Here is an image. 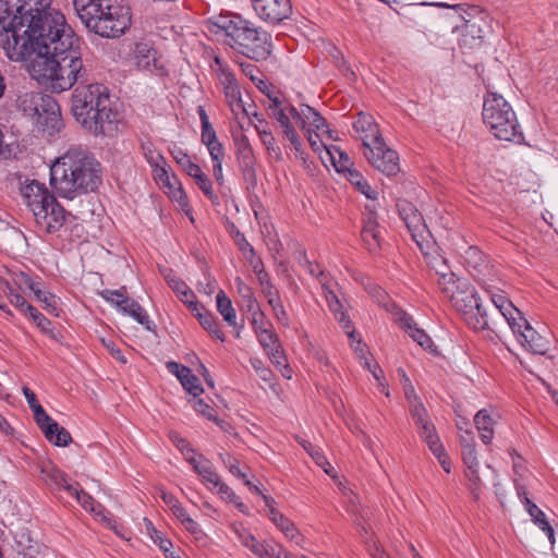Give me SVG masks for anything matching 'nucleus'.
Instances as JSON below:
<instances>
[{
  "label": "nucleus",
  "mask_w": 558,
  "mask_h": 558,
  "mask_svg": "<svg viewBox=\"0 0 558 558\" xmlns=\"http://www.w3.org/2000/svg\"><path fill=\"white\" fill-rule=\"evenodd\" d=\"M26 69L34 80L54 93L68 90L87 77L80 38L72 47H62L52 53H39L37 59L26 64Z\"/></svg>",
  "instance_id": "obj_4"
},
{
  "label": "nucleus",
  "mask_w": 558,
  "mask_h": 558,
  "mask_svg": "<svg viewBox=\"0 0 558 558\" xmlns=\"http://www.w3.org/2000/svg\"><path fill=\"white\" fill-rule=\"evenodd\" d=\"M284 551L282 547L272 542H265L263 554L259 558H283Z\"/></svg>",
  "instance_id": "obj_64"
},
{
  "label": "nucleus",
  "mask_w": 558,
  "mask_h": 558,
  "mask_svg": "<svg viewBox=\"0 0 558 558\" xmlns=\"http://www.w3.org/2000/svg\"><path fill=\"white\" fill-rule=\"evenodd\" d=\"M128 315L133 317L138 324L143 325L145 329L149 331L154 329V324L150 322L147 312L140 305L138 302L133 304Z\"/></svg>",
  "instance_id": "obj_46"
},
{
  "label": "nucleus",
  "mask_w": 558,
  "mask_h": 558,
  "mask_svg": "<svg viewBox=\"0 0 558 558\" xmlns=\"http://www.w3.org/2000/svg\"><path fill=\"white\" fill-rule=\"evenodd\" d=\"M429 265L435 270L438 277L442 276V274L452 272L451 267L449 265V259L440 254L432 256Z\"/></svg>",
  "instance_id": "obj_55"
},
{
  "label": "nucleus",
  "mask_w": 558,
  "mask_h": 558,
  "mask_svg": "<svg viewBox=\"0 0 558 558\" xmlns=\"http://www.w3.org/2000/svg\"><path fill=\"white\" fill-rule=\"evenodd\" d=\"M86 29L102 38H119L131 26V9L125 0H72Z\"/></svg>",
  "instance_id": "obj_5"
},
{
  "label": "nucleus",
  "mask_w": 558,
  "mask_h": 558,
  "mask_svg": "<svg viewBox=\"0 0 558 558\" xmlns=\"http://www.w3.org/2000/svg\"><path fill=\"white\" fill-rule=\"evenodd\" d=\"M243 178L251 184H256L255 157L253 149L236 155Z\"/></svg>",
  "instance_id": "obj_31"
},
{
  "label": "nucleus",
  "mask_w": 558,
  "mask_h": 558,
  "mask_svg": "<svg viewBox=\"0 0 558 558\" xmlns=\"http://www.w3.org/2000/svg\"><path fill=\"white\" fill-rule=\"evenodd\" d=\"M187 462L193 470L202 477L207 485L217 487L220 484L219 475L214 471L211 463L204 456L197 458H187Z\"/></svg>",
  "instance_id": "obj_27"
},
{
  "label": "nucleus",
  "mask_w": 558,
  "mask_h": 558,
  "mask_svg": "<svg viewBox=\"0 0 558 558\" xmlns=\"http://www.w3.org/2000/svg\"><path fill=\"white\" fill-rule=\"evenodd\" d=\"M71 111L76 122L94 136L113 137L120 132L123 117L108 87L100 83L78 85L71 97Z\"/></svg>",
  "instance_id": "obj_2"
},
{
  "label": "nucleus",
  "mask_w": 558,
  "mask_h": 558,
  "mask_svg": "<svg viewBox=\"0 0 558 558\" xmlns=\"http://www.w3.org/2000/svg\"><path fill=\"white\" fill-rule=\"evenodd\" d=\"M239 541L258 558L263 554L265 543L258 542L251 533L242 531L238 533Z\"/></svg>",
  "instance_id": "obj_45"
},
{
  "label": "nucleus",
  "mask_w": 558,
  "mask_h": 558,
  "mask_svg": "<svg viewBox=\"0 0 558 558\" xmlns=\"http://www.w3.org/2000/svg\"><path fill=\"white\" fill-rule=\"evenodd\" d=\"M488 29V15L485 11L476 5L456 4L457 41L463 52L481 48Z\"/></svg>",
  "instance_id": "obj_8"
},
{
  "label": "nucleus",
  "mask_w": 558,
  "mask_h": 558,
  "mask_svg": "<svg viewBox=\"0 0 558 558\" xmlns=\"http://www.w3.org/2000/svg\"><path fill=\"white\" fill-rule=\"evenodd\" d=\"M25 283H27L28 288L34 292L37 300L45 305V310L58 316V307L54 296L41 291L28 277H26Z\"/></svg>",
  "instance_id": "obj_36"
},
{
  "label": "nucleus",
  "mask_w": 558,
  "mask_h": 558,
  "mask_svg": "<svg viewBox=\"0 0 558 558\" xmlns=\"http://www.w3.org/2000/svg\"><path fill=\"white\" fill-rule=\"evenodd\" d=\"M135 65L140 70L148 71L157 75L166 73L163 66L159 62L157 51L147 43H137L133 51Z\"/></svg>",
  "instance_id": "obj_22"
},
{
  "label": "nucleus",
  "mask_w": 558,
  "mask_h": 558,
  "mask_svg": "<svg viewBox=\"0 0 558 558\" xmlns=\"http://www.w3.org/2000/svg\"><path fill=\"white\" fill-rule=\"evenodd\" d=\"M78 36L66 23L65 16L50 9L36 17L32 16L25 27L0 35V46L7 57L26 64L39 53H52L62 47H72Z\"/></svg>",
  "instance_id": "obj_1"
},
{
  "label": "nucleus",
  "mask_w": 558,
  "mask_h": 558,
  "mask_svg": "<svg viewBox=\"0 0 558 558\" xmlns=\"http://www.w3.org/2000/svg\"><path fill=\"white\" fill-rule=\"evenodd\" d=\"M269 305H270L277 320L286 327L289 326V317H288V314L282 305L280 298L271 296L269 299Z\"/></svg>",
  "instance_id": "obj_52"
},
{
  "label": "nucleus",
  "mask_w": 558,
  "mask_h": 558,
  "mask_svg": "<svg viewBox=\"0 0 558 558\" xmlns=\"http://www.w3.org/2000/svg\"><path fill=\"white\" fill-rule=\"evenodd\" d=\"M50 9V0H0V35L25 27L32 16Z\"/></svg>",
  "instance_id": "obj_10"
},
{
  "label": "nucleus",
  "mask_w": 558,
  "mask_h": 558,
  "mask_svg": "<svg viewBox=\"0 0 558 558\" xmlns=\"http://www.w3.org/2000/svg\"><path fill=\"white\" fill-rule=\"evenodd\" d=\"M464 248V253L461 254L460 258V263L463 265V267L466 269V271L472 275V276H475V271H480L478 268L483 265L484 263V255L482 254V252L478 250V247L476 246H465L463 247Z\"/></svg>",
  "instance_id": "obj_30"
},
{
  "label": "nucleus",
  "mask_w": 558,
  "mask_h": 558,
  "mask_svg": "<svg viewBox=\"0 0 558 558\" xmlns=\"http://www.w3.org/2000/svg\"><path fill=\"white\" fill-rule=\"evenodd\" d=\"M363 154L373 167L388 177L396 175L400 171L397 151L387 147L384 140L375 142V145L365 149Z\"/></svg>",
  "instance_id": "obj_14"
},
{
  "label": "nucleus",
  "mask_w": 558,
  "mask_h": 558,
  "mask_svg": "<svg viewBox=\"0 0 558 558\" xmlns=\"http://www.w3.org/2000/svg\"><path fill=\"white\" fill-rule=\"evenodd\" d=\"M274 523L289 539L294 541L299 536V532L294 524L283 514L279 517Z\"/></svg>",
  "instance_id": "obj_53"
},
{
  "label": "nucleus",
  "mask_w": 558,
  "mask_h": 558,
  "mask_svg": "<svg viewBox=\"0 0 558 558\" xmlns=\"http://www.w3.org/2000/svg\"><path fill=\"white\" fill-rule=\"evenodd\" d=\"M410 413L414 423L418 429L421 438L426 441L429 450L438 459L445 472L450 473L451 464L447 457L442 444L439 441L438 436L435 434V426L429 420L428 413L423 405L414 404L410 408Z\"/></svg>",
  "instance_id": "obj_11"
},
{
  "label": "nucleus",
  "mask_w": 558,
  "mask_h": 558,
  "mask_svg": "<svg viewBox=\"0 0 558 558\" xmlns=\"http://www.w3.org/2000/svg\"><path fill=\"white\" fill-rule=\"evenodd\" d=\"M29 315L34 323L43 330L47 331L50 329L51 323L48 318H46L37 308L33 305L27 306V311L25 313Z\"/></svg>",
  "instance_id": "obj_60"
},
{
  "label": "nucleus",
  "mask_w": 558,
  "mask_h": 558,
  "mask_svg": "<svg viewBox=\"0 0 558 558\" xmlns=\"http://www.w3.org/2000/svg\"><path fill=\"white\" fill-rule=\"evenodd\" d=\"M398 210L401 219L405 223L413 241L416 243L423 254L427 255L428 250L433 246V235L425 223L420 210L408 201L398 203Z\"/></svg>",
  "instance_id": "obj_12"
},
{
  "label": "nucleus",
  "mask_w": 558,
  "mask_h": 558,
  "mask_svg": "<svg viewBox=\"0 0 558 558\" xmlns=\"http://www.w3.org/2000/svg\"><path fill=\"white\" fill-rule=\"evenodd\" d=\"M142 151L150 167H157L158 163L163 162V156L157 151L150 142L142 144Z\"/></svg>",
  "instance_id": "obj_51"
},
{
  "label": "nucleus",
  "mask_w": 558,
  "mask_h": 558,
  "mask_svg": "<svg viewBox=\"0 0 558 558\" xmlns=\"http://www.w3.org/2000/svg\"><path fill=\"white\" fill-rule=\"evenodd\" d=\"M256 336L264 350L279 343L278 336L274 332L272 327L258 331Z\"/></svg>",
  "instance_id": "obj_56"
},
{
  "label": "nucleus",
  "mask_w": 558,
  "mask_h": 558,
  "mask_svg": "<svg viewBox=\"0 0 558 558\" xmlns=\"http://www.w3.org/2000/svg\"><path fill=\"white\" fill-rule=\"evenodd\" d=\"M171 155L175 162L187 175H190L192 172H196L198 165L194 163L183 149L175 147L171 150Z\"/></svg>",
  "instance_id": "obj_43"
},
{
  "label": "nucleus",
  "mask_w": 558,
  "mask_h": 558,
  "mask_svg": "<svg viewBox=\"0 0 558 558\" xmlns=\"http://www.w3.org/2000/svg\"><path fill=\"white\" fill-rule=\"evenodd\" d=\"M490 300L494 307L489 314H493L494 322L504 319L509 327L518 325V318L522 316V313L506 295L496 293L492 295Z\"/></svg>",
  "instance_id": "obj_24"
},
{
  "label": "nucleus",
  "mask_w": 558,
  "mask_h": 558,
  "mask_svg": "<svg viewBox=\"0 0 558 558\" xmlns=\"http://www.w3.org/2000/svg\"><path fill=\"white\" fill-rule=\"evenodd\" d=\"M283 137L289 141L290 148L294 151L295 157L301 159L302 161H305V151L303 149L302 142L296 130L293 129L292 131H289L283 135Z\"/></svg>",
  "instance_id": "obj_49"
},
{
  "label": "nucleus",
  "mask_w": 558,
  "mask_h": 558,
  "mask_svg": "<svg viewBox=\"0 0 558 558\" xmlns=\"http://www.w3.org/2000/svg\"><path fill=\"white\" fill-rule=\"evenodd\" d=\"M272 118L277 120L279 123L280 129L282 130V134L284 135L289 131H292L294 129L293 124L290 121V117L288 116L286 108L283 109H276L271 113Z\"/></svg>",
  "instance_id": "obj_61"
},
{
  "label": "nucleus",
  "mask_w": 558,
  "mask_h": 558,
  "mask_svg": "<svg viewBox=\"0 0 558 558\" xmlns=\"http://www.w3.org/2000/svg\"><path fill=\"white\" fill-rule=\"evenodd\" d=\"M225 92V96H226V99H227V102L231 109V111L234 113V114H239V113H245L247 114L245 108H244V105H243V101H242V97H241V92H240V87L236 86V87H228L227 90H223Z\"/></svg>",
  "instance_id": "obj_41"
},
{
  "label": "nucleus",
  "mask_w": 558,
  "mask_h": 558,
  "mask_svg": "<svg viewBox=\"0 0 558 558\" xmlns=\"http://www.w3.org/2000/svg\"><path fill=\"white\" fill-rule=\"evenodd\" d=\"M196 316L198 318L199 324L213 336H215L217 339L223 341L225 336L223 332L219 329L215 317L208 313L205 307L202 305L198 307V311H195Z\"/></svg>",
  "instance_id": "obj_34"
},
{
  "label": "nucleus",
  "mask_w": 558,
  "mask_h": 558,
  "mask_svg": "<svg viewBox=\"0 0 558 558\" xmlns=\"http://www.w3.org/2000/svg\"><path fill=\"white\" fill-rule=\"evenodd\" d=\"M322 287L325 290V298L329 310L331 311L336 319L340 318L341 314H345L343 312L342 303L340 302L339 298L330 289L326 281H322Z\"/></svg>",
  "instance_id": "obj_42"
},
{
  "label": "nucleus",
  "mask_w": 558,
  "mask_h": 558,
  "mask_svg": "<svg viewBox=\"0 0 558 558\" xmlns=\"http://www.w3.org/2000/svg\"><path fill=\"white\" fill-rule=\"evenodd\" d=\"M462 460L465 465V476L469 480V487L475 498L482 487L481 478L477 474V458L473 445L466 444L462 449Z\"/></svg>",
  "instance_id": "obj_25"
},
{
  "label": "nucleus",
  "mask_w": 558,
  "mask_h": 558,
  "mask_svg": "<svg viewBox=\"0 0 558 558\" xmlns=\"http://www.w3.org/2000/svg\"><path fill=\"white\" fill-rule=\"evenodd\" d=\"M215 62L217 65H219L218 77L223 86V90H227L228 87L231 88L239 86L234 75L227 68L222 66L220 58L216 57Z\"/></svg>",
  "instance_id": "obj_50"
},
{
  "label": "nucleus",
  "mask_w": 558,
  "mask_h": 558,
  "mask_svg": "<svg viewBox=\"0 0 558 558\" xmlns=\"http://www.w3.org/2000/svg\"><path fill=\"white\" fill-rule=\"evenodd\" d=\"M482 118L489 132L500 141H515L522 137L517 114L512 106L500 94L486 93Z\"/></svg>",
  "instance_id": "obj_7"
},
{
  "label": "nucleus",
  "mask_w": 558,
  "mask_h": 558,
  "mask_svg": "<svg viewBox=\"0 0 558 558\" xmlns=\"http://www.w3.org/2000/svg\"><path fill=\"white\" fill-rule=\"evenodd\" d=\"M354 131L360 134L364 150L384 140L379 128L371 114L360 112L353 122Z\"/></svg>",
  "instance_id": "obj_23"
},
{
  "label": "nucleus",
  "mask_w": 558,
  "mask_h": 558,
  "mask_svg": "<svg viewBox=\"0 0 558 558\" xmlns=\"http://www.w3.org/2000/svg\"><path fill=\"white\" fill-rule=\"evenodd\" d=\"M302 113L304 120V130L306 126H313L317 131H324L327 128V122L318 111L308 105H302Z\"/></svg>",
  "instance_id": "obj_35"
},
{
  "label": "nucleus",
  "mask_w": 558,
  "mask_h": 558,
  "mask_svg": "<svg viewBox=\"0 0 558 558\" xmlns=\"http://www.w3.org/2000/svg\"><path fill=\"white\" fill-rule=\"evenodd\" d=\"M257 16L266 23L278 24L292 11L290 0H252Z\"/></svg>",
  "instance_id": "obj_17"
},
{
  "label": "nucleus",
  "mask_w": 558,
  "mask_h": 558,
  "mask_svg": "<svg viewBox=\"0 0 558 558\" xmlns=\"http://www.w3.org/2000/svg\"><path fill=\"white\" fill-rule=\"evenodd\" d=\"M35 219L37 225L47 233H54L64 226L65 211L54 198L51 206H46L36 213Z\"/></svg>",
  "instance_id": "obj_21"
},
{
  "label": "nucleus",
  "mask_w": 558,
  "mask_h": 558,
  "mask_svg": "<svg viewBox=\"0 0 558 558\" xmlns=\"http://www.w3.org/2000/svg\"><path fill=\"white\" fill-rule=\"evenodd\" d=\"M494 423H495L494 418L490 416L488 411L485 409L480 410L474 415V424L481 435V439L485 444H489L494 437V429H493Z\"/></svg>",
  "instance_id": "obj_29"
},
{
  "label": "nucleus",
  "mask_w": 558,
  "mask_h": 558,
  "mask_svg": "<svg viewBox=\"0 0 558 558\" xmlns=\"http://www.w3.org/2000/svg\"><path fill=\"white\" fill-rule=\"evenodd\" d=\"M217 310L223 319L232 327L236 326V315L231 300L220 290L217 294Z\"/></svg>",
  "instance_id": "obj_33"
},
{
  "label": "nucleus",
  "mask_w": 558,
  "mask_h": 558,
  "mask_svg": "<svg viewBox=\"0 0 558 558\" xmlns=\"http://www.w3.org/2000/svg\"><path fill=\"white\" fill-rule=\"evenodd\" d=\"M21 194L24 203L31 209L34 217L38 210H41L46 206H51L54 202V196L47 190L45 184L39 183L36 180L26 182L21 186Z\"/></svg>",
  "instance_id": "obj_18"
},
{
  "label": "nucleus",
  "mask_w": 558,
  "mask_h": 558,
  "mask_svg": "<svg viewBox=\"0 0 558 558\" xmlns=\"http://www.w3.org/2000/svg\"><path fill=\"white\" fill-rule=\"evenodd\" d=\"M190 177L194 179L196 185L205 194L206 197H208L210 201H217V195L213 190V183L208 175L203 172L199 166L196 168V172H192Z\"/></svg>",
  "instance_id": "obj_37"
},
{
  "label": "nucleus",
  "mask_w": 558,
  "mask_h": 558,
  "mask_svg": "<svg viewBox=\"0 0 558 558\" xmlns=\"http://www.w3.org/2000/svg\"><path fill=\"white\" fill-rule=\"evenodd\" d=\"M345 178L360 193L365 195L368 199L377 198L378 193L372 189L367 180L357 169L349 171Z\"/></svg>",
  "instance_id": "obj_32"
},
{
  "label": "nucleus",
  "mask_w": 558,
  "mask_h": 558,
  "mask_svg": "<svg viewBox=\"0 0 558 558\" xmlns=\"http://www.w3.org/2000/svg\"><path fill=\"white\" fill-rule=\"evenodd\" d=\"M456 311H458L464 323L474 330L493 329L496 325L493 314L485 307L478 295L468 294L456 298Z\"/></svg>",
  "instance_id": "obj_13"
},
{
  "label": "nucleus",
  "mask_w": 558,
  "mask_h": 558,
  "mask_svg": "<svg viewBox=\"0 0 558 558\" xmlns=\"http://www.w3.org/2000/svg\"><path fill=\"white\" fill-rule=\"evenodd\" d=\"M235 284L238 293L241 296L246 311H251L257 307L258 303L254 296L252 288L248 287L240 277L235 278Z\"/></svg>",
  "instance_id": "obj_39"
},
{
  "label": "nucleus",
  "mask_w": 558,
  "mask_h": 558,
  "mask_svg": "<svg viewBox=\"0 0 558 558\" xmlns=\"http://www.w3.org/2000/svg\"><path fill=\"white\" fill-rule=\"evenodd\" d=\"M40 480L61 499L65 498L73 486L66 474L51 463H47L41 468Z\"/></svg>",
  "instance_id": "obj_19"
},
{
  "label": "nucleus",
  "mask_w": 558,
  "mask_h": 558,
  "mask_svg": "<svg viewBox=\"0 0 558 558\" xmlns=\"http://www.w3.org/2000/svg\"><path fill=\"white\" fill-rule=\"evenodd\" d=\"M65 497H72L87 511L92 512L97 519L102 521L110 530L121 537H124L120 531L116 521L111 518L109 511H107L99 502H97L89 494L80 488L77 483L73 484L72 489L66 494Z\"/></svg>",
  "instance_id": "obj_16"
},
{
  "label": "nucleus",
  "mask_w": 558,
  "mask_h": 558,
  "mask_svg": "<svg viewBox=\"0 0 558 558\" xmlns=\"http://www.w3.org/2000/svg\"><path fill=\"white\" fill-rule=\"evenodd\" d=\"M35 422L44 433L48 441L58 447H65L72 441L71 434L54 420H52L47 412L35 417Z\"/></svg>",
  "instance_id": "obj_20"
},
{
  "label": "nucleus",
  "mask_w": 558,
  "mask_h": 558,
  "mask_svg": "<svg viewBox=\"0 0 558 558\" xmlns=\"http://www.w3.org/2000/svg\"><path fill=\"white\" fill-rule=\"evenodd\" d=\"M268 354L271 362L278 367V368H284L286 371L290 372V367L287 364V359L283 353V349L280 344V342L276 345L270 347L268 350H265Z\"/></svg>",
  "instance_id": "obj_48"
},
{
  "label": "nucleus",
  "mask_w": 558,
  "mask_h": 558,
  "mask_svg": "<svg viewBox=\"0 0 558 558\" xmlns=\"http://www.w3.org/2000/svg\"><path fill=\"white\" fill-rule=\"evenodd\" d=\"M169 437L171 442L181 451L183 456H187L189 453L194 452V449L191 447L190 442L177 432H170Z\"/></svg>",
  "instance_id": "obj_63"
},
{
  "label": "nucleus",
  "mask_w": 558,
  "mask_h": 558,
  "mask_svg": "<svg viewBox=\"0 0 558 558\" xmlns=\"http://www.w3.org/2000/svg\"><path fill=\"white\" fill-rule=\"evenodd\" d=\"M24 114L29 117L38 130L53 136L63 128L60 106L53 97L41 93L25 94L20 101Z\"/></svg>",
  "instance_id": "obj_9"
},
{
  "label": "nucleus",
  "mask_w": 558,
  "mask_h": 558,
  "mask_svg": "<svg viewBox=\"0 0 558 558\" xmlns=\"http://www.w3.org/2000/svg\"><path fill=\"white\" fill-rule=\"evenodd\" d=\"M173 182L171 183V187H166L170 197L175 201L184 211L190 210L187 196L182 187V184L179 182L175 174H172Z\"/></svg>",
  "instance_id": "obj_40"
},
{
  "label": "nucleus",
  "mask_w": 558,
  "mask_h": 558,
  "mask_svg": "<svg viewBox=\"0 0 558 558\" xmlns=\"http://www.w3.org/2000/svg\"><path fill=\"white\" fill-rule=\"evenodd\" d=\"M102 182V168L95 156L86 148H69L50 167V184L63 198L94 192Z\"/></svg>",
  "instance_id": "obj_3"
},
{
  "label": "nucleus",
  "mask_w": 558,
  "mask_h": 558,
  "mask_svg": "<svg viewBox=\"0 0 558 558\" xmlns=\"http://www.w3.org/2000/svg\"><path fill=\"white\" fill-rule=\"evenodd\" d=\"M363 221L362 240L369 252H375L380 246V227L377 217L371 211Z\"/></svg>",
  "instance_id": "obj_26"
},
{
  "label": "nucleus",
  "mask_w": 558,
  "mask_h": 558,
  "mask_svg": "<svg viewBox=\"0 0 558 558\" xmlns=\"http://www.w3.org/2000/svg\"><path fill=\"white\" fill-rule=\"evenodd\" d=\"M215 25L230 38V45L255 61L267 60L272 51L271 36L240 15H219Z\"/></svg>",
  "instance_id": "obj_6"
},
{
  "label": "nucleus",
  "mask_w": 558,
  "mask_h": 558,
  "mask_svg": "<svg viewBox=\"0 0 558 558\" xmlns=\"http://www.w3.org/2000/svg\"><path fill=\"white\" fill-rule=\"evenodd\" d=\"M252 315L251 325L255 333L262 331L263 329H267L272 327V324L266 318L265 314L262 312L259 306L254 310L248 311Z\"/></svg>",
  "instance_id": "obj_47"
},
{
  "label": "nucleus",
  "mask_w": 558,
  "mask_h": 558,
  "mask_svg": "<svg viewBox=\"0 0 558 558\" xmlns=\"http://www.w3.org/2000/svg\"><path fill=\"white\" fill-rule=\"evenodd\" d=\"M417 344H420L422 348L426 350H430V352L436 353V349L434 348L433 340L429 338V336L421 328L416 327L410 335H409Z\"/></svg>",
  "instance_id": "obj_57"
},
{
  "label": "nucleus",
  "mask_w": 558,
  "mask_h": 558,
  "mask_svg": "<svg viewBox=\"0 0 558 558\" xmlns=\"http://www.w3.org/2000/svg\"><path fill=\"white\" fill-rule=\"evenodd\" d=\"M523 505L534 524L539 529H544L549 523L545 513L529 497H524Z\"/></svg>",
  "instance_id": "obj_44"
},
{
  "label": "nucleus",
  "mask_w": 558,
  "mask_h": 558,
  "mask_svg": "<svg viewBox=\"0 0 558 558\" xmlns=\"http://www.w3.org/2000/svg\"><path fill=\"white\" fill-rule=\"evenodd\" d=\"M181 385L189 393L193 395L194 397L199 396L204 391L199 384L198 377L194 375L191 369L189 375L186 376V379H183L181 381Z\"/></svg>",
  "instance_id": "obj_58"
},
{
  "label": "nucleus",
  "mask_w": 558,
  "mask_h": 558,
  "mask_svg": "<svg viewBox=\"0 0 558 558\" xmlns=\"http://www.w3.org/2000/svg\"><path fill=\"white\" fill-rule=\"evenodd\" d=\"M166 166V160H163V162L158 163L157 167H151L155 180L160 182L165 189L171 187V183L173 182L172 174L168 172Z\"/></svg>",
  "instance_id": "obj_54"
},
{
  "label": "nucleus",
  "mask_w": 558,
  "mask_h": 558,
  "mask_svg": "<svg viewBox=\"0 0 558 558\" xmlns=\"http://www.w3.org/2000/svg\"><path fill=\"white\" fill-rule=\"evenodd\" d=\"M522 347L533 354L546 355L548 352L549 341L541 336L526 320L519 316L518 325L510 327Z\"/></svg>",
  "instance_id": "obj_15"
},
{
  "label": "nucleus",
  "mask_w": 558,
  "mask_h": 558,
  "mask_svg": "<svg viewBox=\"0 0 558 558\" xmlns=\"http://www.w3.org/2000/svg\"><path fill=\"white\" fill-rule=\"evenodd\" d=\"M233 240L239 250L243 253L244 257H247L250 255L251 257H254L255 251L253 246L247 242L246 238L242 232L236 230L233 233Z\"/></svg>",
  "instance_id": "obj_62"
},
{
  "label": "nucleus",
  "mask_w": 558,
  "mask_h": 558,
  "mask_svg": "<svg viewBox=\"0 0 558 558\" xmlns=\"http://www.w3.org/2000/svg\"><path fill=\"white\" fill-rule=\"evenodd\" d=\"M256 130L260 136L263 144L265 145L268 154L277 160L282 159V153L280 147L277 145L276 138L270 131L265 128L256 126Z\"/></svg>",
  "instance_id": "obj_38"
},
{
  "label": "nucleus",
  "mask_w": 558,
  "mask_h": 558,
  "mask_svg": "<svg viewBox=\"0 0 558 558\" xmlns=\"http://www.w3.org/2000/svg\"><path fill=\"white\" fill-rule=\"evenodd\" d=\"M437 284L447 300L451 301L453 299V271L449 274H442V276L438 277Z\"/></svg>",
  "instance_id": "obj_59"
},
{
  "label": "nucleus",
  "mask_w": 558,
  "mask_h": 558,
  "mask_svg": "<svg viewBox=\"0 0 558 558\" xmlns=\"http://www.w3.org/2000/svg\"><path fill=\"white\" fill-rule=\"evenodd\" d=\"M326 155L335 167L336 171L339 173L347 175L349 171L355 169L351 158L337 146L331 145L326 148Z\"/></svg>",
  "instance_id": "obj_28"
}]
</instances>
